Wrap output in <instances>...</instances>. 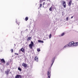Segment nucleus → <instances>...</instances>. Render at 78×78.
<instances>
[{"mask_svg": "<svg viewBox=\"0 0 78 78\" xmlns=\"http://www.w3.org/2000/svg\"><path fill=\"white\" fill-rule=\"evenodd\" d=\"M33 46H34V43L33 41H31V44L29 45V47L30 49H32V48H33Z\"/></svg>", "mask_w": 78, "mask_h": 78, "instance_id": "f257e3e1", "label": "nucleus"}, {"mask_svg": "<svg viewBox=\"0 0 78 78\" xmlns=\"http://www.w3.org/2000/svg\"><path fill=\"white\" fill-rule=\"evenodd\" d=\"M47 75L48 76V78H50V76H51V72L50 71H48Z\"/></svg>", "mask_w": 78, "mask_h": 78, "instance_id": "f03ea898", "label": "nucleus"}, {"mask_svg": "<svg viewBox=\"0 0 78 78\" xmlns=\"http://www.w3.org/2000/svg\"><path fill=\"white\" fill-rule=\"evenodd\" d=\"M75 43H74V42L72 41L69 42L68 44V46H69L70 47H71L73 45V44H74Z\"/></svg>", "mask_w": 78, "mask_h": 78, "instance_id": "7ed1b4c3", "label": "nucleus"}, {"mask_svg": "<svg viewBox=\"0 0 78 78\" xmlns=\"http://www.w3.org/2000/svg\"><path fill=\"white\" fill-rule=\"evenodd\" d=\"M9 71H10V69H7V71H5V72L6 75H8V74H9Z\"/></svg>", "mask_w": 78, "mask_h": 78, "instance_id": "20e7f679", "label": "nucleus"}, {"mask_svg": "<svg viewBox=\"0 0 78 78\" xmlns=\"http://www.w3.org/2000/svg\"><path fill=\"white\" fill-rule=\"evenodd\" d=\"M63 7L65 8H66V2L64 1H63Z\"/></svg>", "mask_w": 78, "mask_h": 78, "instance_id": "39448f33", "label": "nucleus"}, {"mask_svg": "<svg viewBox=\"0 0 78 78\" xmlns=\"http://www.w3.org/2000/svg\"><path fill=\"white\" fill-rule=\"evenodd\" d=\"M1 61L2 63H3L4 64H5V61L4 59L2 58L1 59Z\"/></svg>", "mask_w": 78, "mask_h": 78, "instance_id": "423d86ee", "label": "nucleus"}, {"mask_svg": "<svg viewBox=\"0 0 78 78\" xmlns=\"http://www.w3.org/2000/svg\"><path fill=\"white\" fill-rule=\"evenodd\" d=\"M22 66L23 67H27V65L25 63H23L22 64Z\"/></svg>", "mask_w": 78, "mask_h": 78, "instance_id": "0eeeda50", "label": "nucleus"}, {"mask_svg": "<svg viewBox=\"0 0 78 78\" xmlns=\"http://www.w3.org/2000/svg\"><path fill=\"white\" fill-rule=\"evenodd\" d=\"M15 78H22V76H21V75H17L16 77H15Z\"/></svg>", "mask_w": 78, "mask_h": 78, "instance_id": "6e6552de", "label": "nucleus"}, {"mask_svg": "<svg viewBox=\"0 0 78 78\" xmlns=\"http://www.w3.org/2000/svg\"><path fill=\"white\" fill-rule=\"evenodd\" d=\"M72 4V0H70L69 1V2L68 4V5L69 6H71V4Z\"/></svg>", "mask_w": 78, "mask_h": 78, "instance_id": "1a4fd4ad", "label": "nucleus"}, {"mask_svg": "<svg viewBox=\"0 0 78 78\" xmlns=\"http://www.w3.org/2000/svg\"><path fill=\"white\" fill-rule=\"evenodd\" d=\"M34 60L35 61H36V62H38V57H36L35 58V59H34Z\"/></svg>", "mask_w": 78, "mask_h": 78, "instance_id": "9d476101", "label": "nucleus"}, {"mask_svg": "<svg viewBox=\"0 0 78 78\" xmlns=\"http://www.w3.org/2000/svg\"><path fill=\"white\" fill-rule=\"evenodd\" d=\"M78 45V42H76L73 44V46H77Z\"/></svg>", "mask_w": 78, "mask_h": 78, "instance_id": "9b49d317", "label": "nucleus"}, {"mask_svg": "<svg viewBox=\"0 0 78 78\" xmlns=\"http://www.w3.org/2000/svg\"><path fill=\"white\" fill-rule=\"evenodd\" d=\"M31 37H29L27 39V41H29L30 40H31Z\"/></svg>", "mask_w": 78, "mask_h": 78, "instance_id": "f8f14e48", "label": "nucleus"}, {"mask_svg": "<svg viewBox=\"0 0 78 78\" xmlns=\"http://www.w3.org/2000/svg\"><path fill=\"white\" fill-rule=\"evenodd\" d=\"M20 50L21 51H22V52H24V51H25V49L23 48L21 49Z\"/></svg>", "mask_w": 78, "mask_h": 78, "instance_id": "ddd939ff", "label": "nucleus"}, {"mask_svg": "<svg viewBox=\"0 0 78 78\" xmlns=\"http://www.w3.org/2000/svg\"><path fill=\"white\" fill-rule=\"evenodd\" d=\"M25 20L26 21H27L28 20V17H26V18H25Z\"/></svg>", "mask_w": 78, "mask_h": 78, "instance_id": "4468645a", "label": "nucleus"}, {"mask_svg": "<svg viewBox=\"0 0 78 78\" xmlns=\"http://www.w3.org/2000/svg\"><path fill=\"white\" fill-rule=\"evenodd\" d=\"M38 42H41V43H44V41H42L41 40H38Z\"/></svg>", "mask_w": 78, "mask_h": 78, "instance_id": "2eb2a0df", "label": "nucleus"}, {"mask_svg": "<svg viewBox=\"0 0 78 78\" xmlns=\"http://www.w3.org/2000/svg\"><path fill=\"white\" fill-rule=\"evenodd\" d=\"M52 7H51L50 9H49V10L50 11H52Z\"/></svg>", "mask_w": 78, "mask_h": 78, "instance_id": "dca6fc26", "label": "nucleus"}, {"mask_svg": "<svg viewBox=\"0 0 78 78\" xmlns=\"http://www.w3.org/2000/svg\"><path fill=\"white\" fill-rule=\"evenodd\" d=\"M37 51L39 52L41 51V49L40 48H37Z\"/></svg>", "mask_w": 78, "mask_h": 78, "instance_id": "f3484780", "label": "nucleus"}, {"mask_svg": "<svg viewBox=\"0 0 78 78\" xmlns=\"http://www.w3.org/2000/svg\"><path fill=\"white\" fill-rule=\"evenodd\" d=\"M18 70H20V71H21L22 70V69H21V68H20L19 67V68H18Z\"/></svg>", "mask_w": 78, "mask_h": 78, "instance_id": "a211bd4d", "label": "nucleus"}, {"mask_svg": "<svg viewBox=\"0 0 78 78\" xmlns=\"http://www.w3.org/2000/svg\"><path fill=\"white\" fill-rule=\"evenodd\" d=\"M65 33H62V34L61 35V36H64V35Z\"/></svg>", "mask_w": 78, "mask_h": 78, "instance_id": "6ab92c4d", "label": "nucleus"}, {"mask_svg": "<svg viewBox=\"0 0 78 78\" xmlns=\"http://www.w3.org/2000/svg\"><path fill=\"white\" fill-rule=\"evenodd\" d=\"M49 37L50 39V38H51V34H50V35H49Z\"/></svg>", "mask_w": 78, "mask_h": 78, "instance_id": "aec40b11", "label": "nucleus"}, {"mask_svg": "<svg viewBox=\"0 0 78 78\" xmlns=\"http://www.w3.org/2000/svg\"><path fill=\"white\" fill-rule=\"evenodd\" d=\"M11 53H13V51H14V50L13 49H11Z\"/></svg>", "mask_w": 78, "mask_h": 78, "instance_id": "412c9836", "label": "nucleus"}, {"mask_svg": "<svg viewBox=\"0 0 78 78\" xmlns=\"http://www.w3.org/2000/svg\"><path fill=\"white\" fill-rule=\"evenodd\" d=\"M68 20H69V17H67L66 18V20L67 21H68Z\"/></svg>", "mask_w": 78, "mask_h": 78, "instance_id": "4be33fe9", "label": "nucleus"}, {"mask_svg": "<svg viewBox=\"0 0 78 78\" xmlns=\"http://www.w3.org/2000/svg\"><path fill=\"white\" fill-rule=\"evenodd\" d=\"M43 0H40V3H42V2H43Z\"/></svg>", "mask_w": 78, "mask_h": 78, "instance_id": "5701e85b", "label": "nucleus"}, {"mask_svg": "<svg viewBox=\"0 0 78 78\" xmlns=\"http://www.w3.org/2000/svg\"><path fill=\"white\" fill-rule=\"evenodd\" d=\"M52 64L51 65V66L53 65V62H54V61L52 60Z\"/></svg>", "mask_w": 78, "mask_h": 78, "instance_id": "b1692460", "label": "nucleus"}, {"mask_svg": "<svg viewBox=\"0 0 78 78\" xmlns=\"http://www.w3.org/2000/svg\"><path fill=\"white\" fill-rule=\"evenodd\" d=\"M42 6V4H40V8H41V6Z\"/></svg>", "mask_w": 78, "mask_h": 78, "instance_id": "393cba45", "label": "nucleus"}, {"mask_svg": "<svg viewBox=\"0 0 78 78\" xmlns=\"http://www.w3.org/2000/svg\"><path fill=\"white\" fill-rule=\"evenodd\" d=\"M15 55H19V54L17 53H15Z\"/></svg>", "mask_w": 78, "mask_h": 78, "instance_id": "a878e982", "label": "nucleus"}, {"mask_svg": "<svg viewBox=\"0 0 78 78\" xmlns=\"http://www.w3.org/2000/svg\"><path fill=\"white\" fill-rule=\"evenodd\" d=\"M6 65L7 66H8V65H9V63H6Z\"/></svg>", "mask_w": 78, "mask_h": 78, "instance_id": "bb28decb", "label": "nucleus"}, {"mask_svg": "<svg viewBox=\"0 0 78 78\" xmlns=\"http://www.w3.org/2000/svg\"><path fill=\"white\" fill-rule=\"evenodd\" d=\"M66 47H67V46L66 45V46H65L64 47L65 48H66Z\"/></svg>", "mask_w": 78, "mask_h": 78, "instance_id": "cd10ccee", "label": "nucleus"}, {"mask_svg": "<svg viewBox=\"0 0 78 78\" xmlns=\"http://www.w3.org/2000/svg\"><path fill=\"white\" fill-rule=\"evenodd\" d=\"M73 16H72L71 17V19H73Z\"/></svg>", "mask_w": 78, "mask_h": 78, "instance_id": "c85d7f7f", "label": "nucleus"}, {"mask_svg": "<svg viewBox=\"0 0 78 78\" xmlns=\"http://www.w3.org/2000/svg\"><path fill=\"white\" fill-rule=\"evenodd\" d=\"M45 5V2L43 3V5Z\"/></svg>", "mask_w": 78, "mask_h": 78, "instance_id": "c756f323", "label": "nucleus"}]
</instances>
